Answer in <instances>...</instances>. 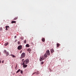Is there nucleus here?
<instances>
[{
    "instance_id": "9",
    "label": "nucleus",
    "mask_w": 76,
    "mask_h": 76,
    "mask_svg": "<svg viewBox=\"0 0 76 76\" xmlns=\"http://www.w3.org/2000/svg\"><path fill=\"white\" fill-rule=\"evenodd\" d=\"M27 51L29 52V53H30V52L31 51V48H28V49H27Z\"/></svg>"
},
{
    "instance_id": "6",
    "label": "nucleus",
    "mask_w": 76,
    "mask_h": 76,
    "mask_svg": "<svg viewBox=\"0 0 76 76\" xmlns=\"http://www.w3.org/2000/svg\"><path fill=\"white\" fill-rule=\"evenodd\" d=\"M47 55V54L48 55H50V52L49 50H47V53H46Z\"/></svg>"
},
{
    "instance_id": "27",
    "label": "nucleus",
    "mask_w": 76,
    "mask_h": 76,
    "mask_svg": "<svg viewBox=\"0 0 76 76\" xmlns=\"http://www.w3.org/2000/svg\"><path fill=\"white\" fill-rule=\"evenodd\" d=\"M17 38V36H15L14 38Z\"/></svg>"
},
{
    "instance_id": "21",
    "label": "nucleus",
    "mask_w": 76,
    "mask_h": 76,
    "mask_svg": "<svg viewBox=\"0 0 76 76\" xmlns=\"http://www.w3.org/2000/svg\"><path fill=\"white\" fill-rule=\"evenodd\" d=\"M2 29H3L2 28V27L0 28V31H2Z\"/></svg>"
},
{
    "instance_id": "20",
    "label": "nucleus",
    "mask_w": 76,
    "mask_h": 76,
    "mask_svg": "<svg viewBox=\"0 0 76 76\" xmlns=\"http://www.w3.org/2000/svg\"><path fill=\"white\" fill-rule=\"evenodd\" d=\"M36 74H39V71H37V72H36Z\"/></svg>"
},
{
    "instance_id": "23",
    "label": "nucleus",
    "mask_w": 76,
    "mask_h": 76,
    "mask_svg": "<svg viewBox=\"0 0 76 76\" xmlns=\"http://www.w3.org/2000/svg\"><path fill=\"white\" fill-rule=\"evenodd\" d=\"M24 43H26V40H24Z\"/></svg>"
},
{
    "instance_id": "19",
    "label": "nucleus",
    "mask_w": 76,
    "mask_h": 76,
    "mask_svg": "<svg viewBox=\"0 0 76 76\" xmlns=\"http://www.w3.org/2000/svg\"><path fill=\"white\" fill-rule=\"evenodd\" d=\"M18 18V17H16V18H14L13 20H16V19H17Z\"/></svg>"
},
{
    "instance_id": "1",
    "label": "nucleus",
    "mask_w": 76,
    "mask_h": 76,
    "mask_svg": "<svg viewBox=\"0 0 76 76\" xmlns=\"http://www.w3.org/2000/svg\"><path fill=\"white\" fill-rule=\"evenodd\" d=\"M47 57L48 56L47 55V54L45 53V55H44V56H43V57H40L39 58L40 61H42L43 60L45 59V58H47Z\"/></svg>"
},
{
    "instance_id": "31",
    "label": "nucleus",
    "mask_w": 76,
    "mask_h": 76,
    "mask_svg": "<svg viewBox=\"0 0 76 76\" xmlns=\"http://www.w3.org/2000/svg\"><path fill=\"white\" fill-rule=\"evenodd\" d=\"M15 74V73H14V74H13L14 75V74Z\"/></svg>"
},
{
    "instance_id": "14",
    "label": "nucleus",
    "mask_w": 76,
    "mask_h": 76,
    "mask_svg": "<svg viewBox=\"0 0 76 76\" xmlns=\"http://www.w3.org/2000/svg\"><path fill=\"white\" fill-rule=\"evenodd\" d=\"M26 47H29L30 45H29V44H26Z\"/></svg>"
},
{
    "instance_id": "18",
    "label": "nucleus",
    "mask_w": 76,
    "mask_h": 76,
    "mask_svg": "<svg viewBox=\"0 0 76 76\" xmlns=\"http://www.w3.org/2000/svg\"><path fill=\"white\" fill-rule=\"evenodd\" d=\"M6 52H7V50H4V53H6Z\"/></svg>"
},
{
    "instance_id": "24",
    "label": "nucleus",
    "mask_w": 76,
    "mask_h": 76,
    "mask_svg": "<svg viewBox=\"0 0 76 76\" xmlns=\"http://www.w3.org/2000/svg\"><path fill=\"white\" fill-rule=\"evenodd\" d=\"M44 64V62H43V61L41 62V64Z\"/></svg>"
},
{
    "instance_id": "28",
    "label": "nucleus",
    "mask_w": 76,
    "mask_h": 76,
    "mask_svg": "<svg viewBox=\"0 0 76 76\" xmlns=\"http://www.w3.org/2000/svg\"><path fill=\"white\" fill-rule=\"evenodd\" d=\"M20 43V42H18V44H19Z\"/></svg>"
},
{
    "instance_id": "29",
    "label": "nucleus",
    "mask_w": 76,
    "mask_h": 76,
    "mask_svg": "<svg viewBox=\"0 0 76 76\" xmlns=\"http://www.w3.org/2000/svg\"><path fill=\"white\" fill-rule=\"evenodd\" d=\"M1 61H0V63H1Z\"/></svg>"
},
{
    "instance_id": "2",
    "label": "nucleus",
    "mask_w": 76,
    "mask_h": 76,
    "mask_svg": "<svg viewBox=\"0 0 76 76\" xmlns=\"http://www.w3.org/2000/svg\"><path fill=\"white\" fill-rule=\"evenodd\" d=\"M22 62H23V67H24V68H25V67H27L28 66L27 65H26V64H24V59H22Z\"/></svg>"
},
{
    "instance_id": "5",
    "label": "nucleus",
    "mask_w": 76,
    "mask_h": 76,
    "mask_svg": "<svg viewBox=\"0 0 76 76\" xmlns=\"http://www.w3.org/2000/svg\"><path fill=\"white\" fill-rule=\"evenodd\" d=\"M22 48V45H19V46H18V50H21Z\"/></svg>"
},
{
    "instance_id": "4",
    "label": "nucleus",
    "mask_w": 76,
    "mask_h": 76,
    "mask_svg": "<svg viewBox=\"0 0 76 76\" xmlns=\"http://www.w3.org/2000/svg\"><path fill=\"white\" fill-rule=\"evenodd\" d=\"M29 59H26L24 61V64H27L29 62Z\"/></svg>"
},
{
    "instance_id": "16",
    "label": "nucleus",
    "mask_w": 76,
    "mask_h": 76,
    "mask_svg": "<svg viewBox=\"0 0 76 76\" xmlns=\"http://www.w3.org/2000/svg\"><path fill=\"white\" fill-rule=\"evenodd\" d=\"M11 56H12V57H15L16 56H15V55H11Z\"/></svg>"
},
{
    "instance_id": "11",
    "label": "nucleus",
    "mask_w": 76,
    "mask_h": 76,
    "mask_svg": "<svg viewBox=\"0 0 76 76\" xmlns=\"http://www.w3.org/2000/svg\"><path fill=\"white\" fill-rule=\"evenodd\" d=\"M60 45H61L60 44H59V43H57V47H59V46H60Z\"/></svg>"
},
{
    "instance_id": "30",
    "label": "nucleus",
    "mask_w": 76,
    "mask_h": 76,
    "mask_svg": "<svg viewBox=\"0 0 76 76\" xmlns=\"http://www.w3.org/2000/svg\"><path fill=\"white\" fill-rule=\"evenodd\" d=\"M1 52H0V54L1 55Z\"/></svg>"
},
{
    "instance_id": "22",
    "label": "nucleus",
    "mask_w": 76,
    "mask_h": 76,
    "mask_svg": "<svg viewBox=\"0 0 76 76\" xmlns=\"http://www.w3.org/2000/svg\"><path fill=\"white\" fill-rule=\"evenodd\" d=\"M20 39H21L22 40L23 39L24 37H21V38H20Z\"/></svg>"
},
{
    "instance_id": "7",
    "label": "nucleus",
    "mask_w": 76,
    "mask_h": 76,
    "mask_svg": "<svg viewBox=\"0 0 76 76\" xmlns=\"http://www.w3.org/2000/svg\"><path fill=\"white\" fill-rule=\"evenodd\" d=\"M6 30H8V29H9L10 27L9 26H6Z\"/></svg>"
},
{
    "instance_id": "17",
    "label": "nucleus",
    "mask_w": 76,
    "mask_h": 76,
    "mask_svg": "<svg viewBox=\"0 0 76 76\" xmlns=\"http://www.w3.org/2000/svg\"><path fill=\"white\" fill-rule=\"evenodd\" d=\"M20 69H18V70L16 72L17 73H18L19 72H20Z\"/></svg>"
},
{
    "instance_id": "26",
    "label": "nucleus",
    "mask_w": 76,
    "mask_h": 76,
    "mask_svg": "<svg viewBox=\"0 0 76 76\" xmlns=\"http://www.w3.org/2000/svg\"><path fill=\"white\" fill-rule=\"evenodd\" d=\"M20 73H21V74H23V71H21V70L20 71Z\"/></svg>"
},
{
    "instance_id": "8",
    "label": "nucleus",
    "mask_w": 76,
    "mask_h": 76,
    "mask_svg": "<svg viewBox=\"0 0 76 76\" xmlns=\"http://www.w3.org/2000/svg\"><path fill=\"white\" fill-rule=\"evenodd\" d=\"M16 23V21H15V20H12L11 22L12 24H13V23Z\"/></svg>"
},
{
    "instance_id": "12",
    "label": "nucleus",
    "mask_w": 76,
    "mask_h": 76,
    "mask_svg": "<svg viewBox=\"0 0 76 76\" xmlns=\"http://www.w3.org/2000/svg\"><path fill=\"white\" fill-rule=\"evenodd\" d=\"M42 42H45V38H42Z\"/></svg>"
},
{
    "instance_id": "15",
    "label": "nucleus",
    "mask_w": 76,
    "mask_h": 76,
    "mask_svg": "<svg viewBox=\"0 0 76 76\" xmlns=\"http://www.w3.org/2000/svg\"><path fill=\"white\" fill-rule=\"evenodd\" d=\"M8 44H9V43H8V42H7V43L5 44V46H7V45H8Z\"/></svg>"
},
{
    "instance_id": "3",
    "label": "nucleus",
    "mask_w": 76,
    "mask_h": 76,
    "mask_svg": "<svg viewBox=\"0 0 76 76\" xmlns=\"http://www.w3.org/2000/svg\"><path fill=\"white\" fill-rule=\"evenodd\" d=\"M25 53H24V52L23 53H22L21 54V56L20 57V58H24V57H25Z\"/></svg>"
},
{
    "instance_id": "13",
    "label": "nucleus",
    "mask_w": 76,
    "mask_h": 76,
    "mask_svg": "<svg viewBox=\"0 0 76 76\" xmlns=\"http://www.w3.org/2000/svg\"><path fill=\"white\" fill-rule=\"evenodd\" d=\"M54 52V50L53 49V48H52V49H51V52L52 53H53V52Z\"/></svg>"
},
{
    "instance_id": "32",
    "label": "nucleus",
    "mask_w": 76,
    "mask_h": 76,
    "mask_svg": "<svg viewBox=\"0 0 76 76\" xmlns=\"http://www.w3.org/2000/svg\"><path fill=\"white\" fill-rule=\"evenodd\" d=\"M4 62L3 61L2 62Z\"/></svg>"
},
{
    "instance_id": "25",
    "label": "nucleus",
    "mask_w": 76,
    "mask_h": 76,
    "mask_svg": "<svg viewBox=\"0 0 76 76\" xmlns=\"http://www.w3.org/2000/svg\"><path fill=\"white\" fill-rule=\"evenodd\" d=\"M36 72H34L33 73L32 75H33L34 74H36Z\"/></svg>"
},
{
    "instance_id": "10",
    "label": "nucleus",
    "mask_w": 76,
    "mask_h": 76,
    "mask_svg": "<svg viewBox=\"0 0 76 76\" xmlns=\"http://www.w3.org/2000/svg\"><path fill=\"white\" fill-rule=\"evenodd\" d=\"M6 56H8L9 54V53L8 52H7V51H6Z\"/></svg>"
}]
</instances>
